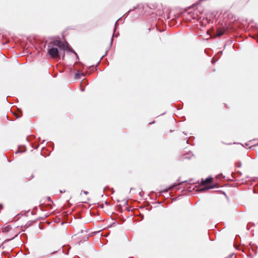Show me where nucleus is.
Listing matches in <instances>:
<instances>
[{
	"label": "nucleus",
	"instance_id": "nucleus-1",
	"mask_svg": "<svg viewBox=\"0 0 258 258\" xmlns=\"http://www.w3.org/2000/svg\"><path fill=\"white\" fill-rule=\"evenodd\" d=\"M48 44H51L52 47H58L61 50L64 49L68 50L73 52L77 58H79L77 53L70 47V45L67 42L63 43L59 40H55L50 41Z\"/></svg>",
	"mask_w": 258,
	"mask_h": 258
},
{
	"label": "nucleus",
	"instance_id": "nucleus-2",
	"mask_svg": "<svg viewBox=\"0 0 258 258\" xmlns=\"http://www.w3.org/2000/svg\"><path fill=\"white\" fill-rule=\"evenodd\" d=\"M48 53L52 58H60L58 49L55 47H52L51 44H48Z\"/></svg>",
	"mask_w": 258,
	"mask_h": 258
},
{
	"label": "nucleus",
	"instance_id": "nucleus-3",
	"mask_svg": "<svg viewBox=\"0 0 258 258\" xmlns=\"http://www.w3.org/2000/svg\"><path fill=\"white\" fill-rule=\"evenodd\" d=\"M213 178L211 176L207 177L205 180H202L201 181V185L203 186L206 185L207 184L212 182Z\"/></svg>",
	"mask_w": 258,
	"mask_h": 258
},
{
	"label": "nucleus",
	"instance_id": "nucleus-4",
	"mask_svg": "<svg viewBox=\"0 0 258 258\" xmlns=\"http://www.w3.org/2000/svg\"><path fill=\"white\" fill-rule=\"evenodd\" d=\"M225 29L218 28L215 33V37H220L225 33Z\"/></svg>",
	"mask_w": 258,
	"mask_h": 258
},
{
	"label": "nucleus",
	"instance_id": "nucleus-5",
	"mask_svg": "<svg viewBox=\"0 0 258 258\" xmlns=\"http://www.w3.org/2000/svg\"><path fill=\"white\" fill-rule=\"evenodd\" d=\"M215 187H216L215 184V185H212L206 186L204 187H202V188H200L199 191H204L208 190L209 189L213 188H214Z\"/></svg>",
	"mask_w": 258,
	"mask_h": 258
},
{
	"label": "nucleus",
	"instance_id": "nucleus-6",
	"mask_svg": "<svg viewBox=\"0 0 258 258\" xmlns=\"http://www.w3.org/2000/svg\"><path fill=\"white\" fill-rule=\"evenodd\" d=\"M177 186V184H174L173 185L170 186L169 187L165 188L160 191V193L167 192L168 190L173 189L176 186Z\"/></svg>",
	"mask_w": 258,
	"mask_h": 258
},
{
	"label": "nucleus",
	"instance_id": "nucleus-7",
	"mask_svg": "<svg viewBox=\"0 0 258 258\" xmlns=\"http://www.w3.org/2000/svg\"><path fill=\"white\" fill-rule=\"evenodd\" d=\"M81 76H85V75L83 73H80L78 71H77L75 73V78L76 79H80Z\"/></svg>",
	"mask_w": 258,
	"mask_h": 258
},
{
	"label": "nucleus",
	"instance_id": "nucleus-8",
	"mask_svg": "<svg viewBox=\"0 0 258 258\" xmlns=\"http://www.w3.org/2000/svg\"><path fill=\"white\" fill-rule=\"evenodd\" d=\"M11 229V226L10 225H8L2 229V232H8Z\"/></svg>",
	"mask_w": 258,
	"mask_h": 258
},
{
	"label": "nucleus",
	"instance_id": "nucleus-9",
	"mask_svg": "<svg viewBox=\"0 0 258 258\" xmlns=\"http://www.w3.org/2000/svg\"><path fill=\"white\" fill-rule=\"evenodd\" d=\"M188 155H191V156H192V155H193L192 154V153L189 152V153H188L187 154H186V155H184L183 159H189V158H190V157H188V156H187Z\"/></svg>",
	"mask_w": 258,
	"mask_h": 258
},
{
	"label": "nucleus",
	"instance_id": "nucleus-10",
	"mask_svg": "<svg viewBox=\"0 0 258 258\" xmlns=\"http://www.w3.org/2000/svg\"><path fill=\"white\" fill-rule=\"evenodd\" d=\"M120 19H121V18L118 19V20H117V21L115 22V28H114V33L115 32V30H116V27H117V25H118V21L119 20H120Z\"/></svg>",
	"mask_w": 258,
	"mask_h": 258
},
{
	"label": "nucleus",
	"instance_id": "nucleus-11",
	"mask_svg": "<svg viewBox=\"0 0 258 258\" xmlns=\"http://www.w3.org/2000/svg\"><path fill=\"white\" fill-rule=\"evenodd\" d=\"M137 6L134 7L132 9H130L127 13H129L130 12L135 10L137 8Z\"/></svg>",
	"mask_w": 258,
	"mask_h": 258
},
{
	"label": "nucleus",
	"instance_id": "nucleus-12",
	"mask_svg": "<svg viewBox=\"0 0 258 258\" xmlns=\"http://www.w3.org/2000/svg\"><path fill=\"white\" fill-rule=\"evenodd\" d=\"M236 166L239 168L241 166V163L240 162H238L236 164Z\"/></svg>",
	"mask_w": 258,
	"mask_h": 258
},
{
	"label": "nucleus",
	"instance_id": "nucleus-13",
	"mask_svg": "<svg viewBox=\"0 0 258 258\" xmlns=\"http://www.w3.org/2000/svg\"><path fill=\"white\" fill-rule=\"evenodd\" d=\"M114 34H113V35H112V37H111V40H110V45H111V44H112V42H113V37H114Z\"/></svg>",
	"mask_w": 258,
	"mask_h": 258
},
{
	"label": "nucleus",
	"instance_id": "nucleus-14",
	"mask_svg": "<svg viewBox=\"0 0 258 258\" xmlns=\"http://www.w3.org/2000/svg\"><path fill=\"white\" fill-rule=\"evenodd\" d=\"M216 61H217V60H214V58H213L212 60V63H215Z\"/></svg>",
	"mask_w": 258,
	"mask_h": 258
},
{
	"label": "nucleus",
	"instance_id": "nucleus-15",
	"mask_svg": "<svg viewBox=\"0 0 258 258\" xmlns=\"http://www.w3.org/2000/svg\"><path fill=\"white\" fill-rule=\"evenodd\" d=\"M83 192L85 195H88L89 193L87 191H84Z\"/></svg>",
	"mask_w": 258,
	"mask_h": 258
},
{
	"label": "nucleus",
	"instance_id": "nucleus-16",
	"mask_svg": "<svg viewBox=\"0 0 258 258\" xmlns=\"http://www.w3.org/2000/svg\"><path fill=\"white\" fill-rule=\"evenodd\" d=\"M19 152H21V151H19V150H17V151H16L15 153H16V154H17V153H19Z\"/></svg>",
	"mask_w": 258,
	"mask_h": 258
},
{
	"label": "nucleus",
	"instance_id": "nucleus-17",
	"mask_svg": "<svg viewBox=\"0 0 258 258\" xmlns=\"http://www.w3.org/2000/svg\"><path fill=\"white\" fill-rule=\"evenodd\" d=\"M63 252L65 254H68V250L67 252H64V250H63Z\"/></svg>",
	"mask_w": 258,
	"mask_h": 258
},
{
	"label": "nucleus",
	"instance_id": "nucleus-18",
	"mask_svg": "<svg viewBox=\"0 0 258 258\" xmlns=\"http://www.w3.org/2000/svg\"><path fill=\"white\" fill-rule=\"evenodd\" d=\"M47 200H48V201H51V199H50V197H47Z\"/></svg>",
	"mask_w": 258,
	"mask_h": 258
},
{
	"label": "nucleus",
	"instance_id": "nucleus-19",
	"mask_svg": "<svg viewBox=\"0 0 258 258\" xmlns=\"http://www.w3.org/2000/svg\"><path fill=\"white\" fill-rule=\"evenodd\" d=\"M219 54H221L222 53V51H219V52H218V54H219Z\"/></svg>",
	"mask_w": 258,
	"mask_h": 258
},
{
	"label": "nucleus",
	"instance_id": "nucleus-20",
	"mask_svg": "<svg viewBox=\"0 0 258 258\" xmlns=\"http://www.w3.org/2000/svg\"><path fill=\"white\" fill-rule=\"evenodd\" d=\"M3 207V206L2 205L0 204V209H1Z\"/></svg>",
	"mask_w": 258,
	"mask_h": 258
},
{
	"label": "nucleus",
	"instance_id": "nucleus-21",
	"mask_svg": "<svg viewBox=\"0 0 258 258\" xmlns=\"http://www.w3.org/2000/svg\"><path fill=\"white\" fill-rule=\"evenodd\" d=\"M57 252V251H54L53 252L51 253V254H54L55 253H56Z\"/></svg>",
	"mask_w": 258,
	"mask_h": 258
},
{
	"label": "nucleus",
	"instance_id": "nucleus-22",
	"mask_svg": "<svg viewBox=\"0 0 258 258\" xmlns=\"http://www.w3.org/2000/svg\"><path fill=\"white\" fill-rule=\"evenodd\" d=\"M238 173L240 175H241V172H240V171H238Z\"/></svg>",
	"mask_w": 258,
	"mask_h": 258
},
{
	"label": "nucleus",
	"instance_id": "nucleus-23",
	"mask_svg": "<svg viewBox=\"0 0 258 258\" xmlns=\"http://www.w3.org/2000/svg\"><path fill=\"white\" fill-rule=\"evenodd\" d=\"M203 1V0H200V1H199V3H200L201 2Z\"/></svg>",
	"mask_w": 258,
	"mask_h": 258
},
{
	"label": "nucleus",
	"instance_id": "nucleus-24",
	"mask_svg": "<svg viewBox=\"0 0 258 258\" xmlns=\"http://www.w3.org/2000/svg\"><path fill=\"white\" fill-rule=\"evenodd\" d=\"M118 35V33L117 35H116L115 36L117 37Z\"/></svg>",
	"mask_w": 258,
	"mask_h": 258
},
{
	"label": "nucleus",
	"instance_id": "nucleus-25",
	"mask_svg": "<svg viewBox=\"0 0 258 258\" xmlns=\"http://www.w3.org/2000/svg\"><path fill=\"white\" fill-rule=\"evenodd\" d=\"M84 91V89H82V91Z\"/></svg>",
	"mask_w": 258,
	"mask_h": 258
},
{
	"label": "nucleus",
	"instance_id": "nucleus-26",
	"mask_svg": "<svg viewBox=\"0 0 258 258\" xmlns=\"http://www.w3.org/2000/svg\"><path fill=\"white\" fill-rule=\"evenodd\" d=\"M20 116H21V115L18 116H17V118H19V117H20Z\"/></svg>",
	"mask_w": 258,
	"mask_h": 258
},
{
	"label": "nucleus",
	"instance_id": "nucleus-27",
	"mask_svg": "<svg viewBox=\"0 0 258 258\" xmlns=\"http://www.w3.org/2000/svg\"><path fill=\"white\" fill-rule=\"evenodd\" d=\"M183 133L185 135H186V134L184 133V132H183Z\"/></svg>",
	"mask_w": 258,
	"mask_h": 258
}]
</instances>
